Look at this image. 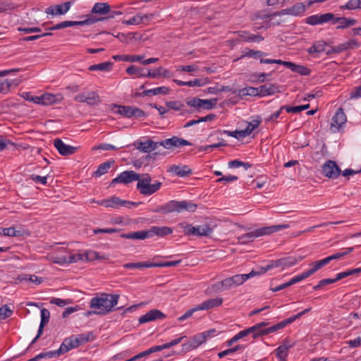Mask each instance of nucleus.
<instances>
[{
  "label": "nucleus",
  "mask_w": 361,
  "mask_h": 361,
  "mask_svg": "<svg viewBox=\"0 0 361 361\" xmlns=\"http://www.w3.org/2000/svg\"><path fill=\"white\" fill-rule=\"evenodd\" d=\"M54 145L59 153L62 156H68L74 154L78 147L65 144L61 139L54 140Z\"/></svg>",
  "instance_id": "nucleus-18"
},
{
  "label": "nucleus",
  "mask_w": 361,
  "mask_h": 361,
  "mask_svg": "<svg viewBox=\"0 0 361 361\" xmlns=\"http://www.w3.org/2000/svg\"><path fill=\"white\" fill-rule=\"evenodd\" d=\"M250 334H251L250 331L249 330L248 328L246 329H244L243 331H240L236 335H235L232 338H231L226 341V345L231 346L234 343L237 342L240 339H242V338L246 337L247 336L250 335Z\"/></svg>",
  "instance_id": "nucleus-44"
},
{
  "label": "nucleus",
  "mask_w": 361,
  "mask_h": 361,
  "mask_svg": "<svg viewBox=\"0 0 361 361\" xmlns=\"http://www.w3.org/2000/svg\"><path fill=\"white\" fill-rule=\"evenodd\" d=\"M149 234H150V238L154 237V235L159 237H164L166 235H170L173 233V229L168 226H152L149 229H148Z\"/></svg>",
  "instance_id": "nucleus-29"
},
{
  "label": "nucleus",
  "mask_w": 361,
  "mask_h": 361,
  "mask_svg": "<svg viewBox=\"0 0 361 361\" xmlns=\"http://www.w3.org/2000/svg\"><path fill=\"white\" fill-rule=\"evenodd\" d=\"M128 75L135 78H170L171 74L167 69H126Z\"/></svg>",
  "instance_id": "nucleus-4"
},
{
  "label": "nucleus",
  "mask_w": 361,
  "mask_h": 361,
  "mask_svg": "<svg viewBox=\"0 0 361 361\" xmlns=\"http://www.w3.org/2000/svg\"><path fill=\"white\" fill-rule=\"evenodd\" d=\"M110 11V6L107 3H96L91 12L92 13H97L100 15L107 14Z\"/></svg>",
  "instance_id": "nucleus-36"
},
{
  "label": "nucleus",
  "mask_w": 361,
  "mask_h": 361,
  "mask_svg": "<svg viewBox=\"0 0 361 361\" xmlns=\"http://www.w3.org/2000/svg\"><path fill=\"white\" fill-rule=\"evenodd\" d=\"M264 54L260 51H253V50H250L246 54V56H252L256 59H259L261 63L284 66H287L288 68H305L302 66L295 65L291 62L285 61H282L280 59H264V58H262V56H264Z\"/></svg>",
  "instance_id": "nucleus-9"
},
{
  "label": "nucleus",
  "mask_w": 361,
  "mask_h": 361,
  "mask_svg": "<svg viewBox=\"0 0 361 361\" xmlns=\"http://www.w3.org/2000/svg\"><path fill=\"white\" fill-rule=\"evenodd\" d=\"M122 147H123V146L116 147V146H114V145H111V144L103 143V144H100L98 146H94L92 148V149L93 150H95V149H102V150H106L107 151V150H116V149H121Z\"/></svg>",
  "instance_id": "nucleus-60"
},
{
  "label": "nucleus",
  "mask_w": 361,
  "mask_h": 361,
  "mask_svg": "<svg viewBox=\"0 0 361 361\" xmlns=\"http://www.w3.org/2000/svg\"><path fill=\"white\" fill-rule=\"evenodd\" d=\"M56 96L52 94L46 93L39 96V104L50 105L55 103Z\"/></svg>",
  "instance_id": "nucleus-46"
},
{
  "label": "nucleus",
  "mask_w": 361,
  "mask_h": 361,
  "mask_svg": "<svg viewBox=\"0 0 361 361\" xmlns=\"http://www.w3.org/2000/svg\"><path fill=\"white\" fill-rule=\"evenodd\" d=\"M120 295L118 294H109L102 293L99 295L94 297L90 302L91 312L86 313L89 316L92 314L106 315L114 310L118 304Z\"/></svg>",
  "instance_id": "nucleus-1"
},
{
  "label": "nucleus",
  "mask_w": 361,
  "mask_h": 361,
  "mask_svg": "<svg viewBox=\"0 0 361 361\" xmlns=\"http://www.w3.org/2000/svg\"><path fill=\"white\" fill-rule=\"evenodd\" d=\"M60 355H61V354L59 353V350L58 349L56 350H50L47 352L41 353L32 358L34 361H38L41 359H50L53 357H59Z\"/></svg>",
  "instance_id": "nucleus-38"
},
{
  "label": "nucleus",
  "mask_w": 361,
  "mask_h": 361,
  "mask_svg": "<svg viewBox=\"0 0 361 361\" xmlns=\"http://www.w3.org/2000/svg\"><path fill=\"white\" fill-rule=\"evenodd\" d=\"M22 97L28 102L39 104V96H33L30 92H24Z\"/></svg>",
  "instance_id": "nucleus-64"
},
{
  "label": "nucleus",
  "mask_w": 361,
  "mask_h": 361,
  "mask_svg": "<svg viewBox=\"0 0 361 361\" xmlns=\"http://www.w3.org/2000/svg\"><path fill=\"white\" fill-rule=\"evenodd\" d=\"M302 259L301 256H289L276 261L271 262L266 267H261V273L264 274L274 267H281L283 269L290 267Z\"/></svg>",
  "instance_id": "nucleus-7"
},
{
  "label": "nucleus",
  "mask_w": 361,
  "mask_h": 361,
  "mask_svg": "<svg viewBox=\"0 0 361 361\" xmlns=\"http://www.w3.org/2000/svg\"><path fill=\"white\" fill-rule=\"evenodd\" d=\"M180 227L183 228L185 235L188 236H209L213 229L207 224L192 226L190 224H180Z\"/></svg>",
  "instance_id": "nucleus-6"
},
{
  "label": "nucleus",
  "mask_w": 361,
  "mask_h": 361,
  "mask_svg": "<svg viewBox=\"0 0 361 361\" xmlns=\"http://www.w3.org/2000/svg\"><path fill=\"white\" fill-rule=\"evenodd\" d=\"M275 15L273 14H268L265 11H260L255 13H254L252 16V20L255 21V23H258L257 21L259 20H264L267 18H269L270 16H274Z\"/></svg>",
  "instance_id": "nucleus-52"
},
{
  "label": "nucleus",
  "mask_w": 361,
  "mask_h": 361,
  "mask_svg": "<svg viewBox=\"0 0 361 361\" xmlns=\"http://www.w3.org/2000/svg\"><path fill=\"white\" fill-rule=\"evenodd\" d=\"M238 36L245 42H260L264 40V37L262 35L250 34L246 31L238 32Z\"/></svg>",
  "instance_id": "nucleus-34"
},
{
  "label": "nucleus",
  "mask_w": 361,
  "mask_h": 361,
  "mask_svg": "<svg viewBox=\"0 0 361 361\" xmlns=\"http://www.w3.org/2000/svg\"><path fill=\"white\" fill-rule=\"evenodd\" d=\"M341 172V169L334 161L329 160L322 166V173L329 178H338Z\"/></svg>",
  "instance_id": "nucleus-14"
},
{
  "label": "nucleus",
  "mask_w": 361,
  "mask_h": 361,
  "mask_svg": "<svg viewBox=\"0 0 361 361\" xmlns=\"http://www.w3.org/2000/svg\"><path fill=\"white\" fill-rule=\"evenodd\" d=\"M215 333V329H210L209 331H204L202 333L195 335L192 338L188 340L187 342L183 343V350L189 352L192 350L196 349L200 345L205 343L207 338L211 336Z\"/></svg>",
  "instance_id": "nucleus-8"
},
{
  "label": "nucleus",
  "mask_w": 361,
  "mask_h": 361,
  "mask_svg": "<svg viewBox=\"0 0 361 361\" xmlns=\"http://www.w3.org/2000/svg\"><path fill=\"white\" fill-rule=\"evenodd\" d=\"M223 303V298L217 297L215 298L208 299L200 305H196V310H209L212 308L218 307Z\"/></svg>",
  "instance_id": "nucleus-23"
},
{
  "label": "nucleus",
  "mask_w": 361,
  "mask_h": 361,
  "mask_svg": "<svg viewBox=\"0 0 361 361\" xmlns=\"http://www.w3.org/2000/svg\"><path fill=\"white\" fill-rule=\"evenodd\" d=\"M169 92V89L166 87H159L154 89L147 90L140 93L139 95L142 97L157 95V94H166Z\"/></svg>",
  "instance_id": "nucleus-37"
},
{
  "label": "nucleus",
  "mask_w": 361,
  "mask_h": 361,
  "mask_svg": "<svg viewBox=\"0 0 361 361\" xmlns=\"http://www.w3.org/2000/svg\"><path fill=\"white\" fill-rule=\"evenodd\" d=\"M197 209V204L187 200L177 201L171 200L165 204L161 206L157 210L163 214H168L172 212H182L183 211H188L193 212Z\"/></svg>",
  "instance_id": "nucleus-3"
},
{
  "label": "nucleus",
  "mask_w": 361,
  "mask_h": 361,
  "mask_svg": "<svg viewBox=\"0 0 361 361\" xmlns=\"http://www.w3.org/2000/svg\"><path fill=\"white\" fill-rule=\"evenodd\" d=\"M241 349H243V346L240 345H235V347H233L232 348H229V349H227V350H225L224 351H221V352L219 353H218V357L219 358H223L225 356L231 355V354H233V353H235V352H236L238 350H240Z\"/></svg>",
  "instance_id": "nucleus-58"
},
{
  "label": "nucleus",
  "mask_w": 361,
  "mask_h": 361,
  "mask_svg": "<svg viewBox=\"0 0 361 361\" xmlns=\"http://www.w3.org/2000/svg\"><path fill=\"white\" fill-rule=\"evenodd\" d=\"M217 103V99H202L199 98H192L187 102L188 106L197 109H212Z\"/></svg>",
  "instance_id": "nucleus-12"
},
{
  "label": "nucleus",
  "mask_w": 361,
  "mask_h": 361,
  "mask_svg": "<svg viewBox=\"0 0 361 361\" xmlns=\"http://www.w3.org/2000/svg\"><path fill=\"white\" fill-rule=\"evenodd\" d=\"M159 145L166 149H171L172 147H179L185 145H191V143L186 140L178 137H172L166 139L159 142Z\"/></svg>",
  "instance_id": "nucleus-17"
},
{
  "label": "nucleus",
  "mask_w": 361,
  "mask_h": 361,
  "mask_svg": "<svg viewBox=\"0 0 361 361\" xmlns=\"http://www.w3.org/2000/svg\"><path fill=\"white\" fill-rule=\"evenodd\" d=\"M77 347H78V341L75 338V336H71L63 340L59 348V353L63 355Z\"/></svg>",
  "instance_id": "nucleus-24"
},
{
  "label": "nucleus",
  "mask_w": 361,
  "mask_h": 361,
  "mask_svg": "<svg viewBox=\"0 0 361 361\" xmlns=\"http://www.w3.org/2000/svg\"><path fill=\"white\" fill-rule=\"evenodd\" d=\"M284 326L282 324V322H279L278 324H275V325H273L270 327H268V328H266L264 329V331L262 332V334H265V335H268L269 334H271V333H274V332H276L280 329H283Z\"/></svg>",
  "instance_id": "nucleus-61"
},
{
  "label": "nucleus",
  "mask_w": 361,
  "mask_h": 361,
  "mask_svg": "<svg viewBox=\"0 0 361 361\" xmlns=\"http://www.w3.org/2000/svg\"><path fill=\"white\" fill-rule=\"evenodd\" d=\"M334 18V14L331 13H326L324 14H316L307 17L305 20L306 23L311 25L324 24L329 21H332Z\"/></svg>",
  "instance_id": "nucleus-16"
},
{
  "label": "nucleus",
  "mask_w": 361,
  "mask_h": 361,
  "mask_svg": "<svg viewBox=\"0 0 361 361\" xmlns=\"http://www.w3.org/2000/svg\"><path fill=\"white\" fill-rule=\"evenodd\" d=\"M116 61L139 62L143 66L149 65L158 61L157 58L144 59L140 55H114L112 57Z\"/></svg>",
  "instance_id": "nucleus-10"
},
{
  "label": "nucleus",
  "mask_w": 361,
  "mask_h": 361,
  "mask_svg": "<svg viewBox=\"0 0 361 361\" xmlns=\"http://www.w3.org/2000/svg\"><path fill=\"white\" fill-rule=\"evenodd\" d=\"M166 106L173 110L178 111L181 110L184 105L179 101H170L166 103Z\"/></svg>",
  "instance_id": "nucleus-62"
},
{
  "label": "nucleus",
  "mask_w": 361,
  "mask_h": 361,
  "mask_svg": "<svg viewBox=\"0 0 361 361\" xmlns=\"http://www.w3.org/2000/svg\"><path fill=\"white\" fill-rule=\"evenodd\" d=\"M84 262L85 261H93L95 259H104V256H100L98 252L94 250H86L82 251Z\"/></svg>",
  "instance_id": "nucleus-43"
},
{
  "label": "nucleus",
  "mask_w": 361,
  "mask_h": 361,
  "mask_svg": "<svg viewBox=\"0 0 361 361\" xmlns=\"http://www.w3.org/2000/svg\"><path fill=\"white\" fill-rule=\"evenodd\" d=\"M141 19V13H137L130 18L129 20H126L124 23L126 25H142V23Z\"/></svg>",
  "instance_id": "nucleus-63"
},
{
  "label": "nucleus",
  "mask_w": 361,
  "mask_h": 361,
  "mask_svg": "<svg viewBox=\"0 0 361 361\" xmlns=\"http://www.w3.org/2000/svg\"><path fill=\"white\" fill-rule=\"evenodd\" d=\"M331 23L333 25L336 23H339V25L336 27V29L343 30L347 27L355 25L357 23V20L353 18H348L345 17H336L334 16V18L332 19Z\"/></svg>",
  "instance_id": "nucleus-26"
},
{
  "label": "nucleus",
  "mask_w": 361,
  "mask_h": 361,
  "mask_svg": "<svg viewBox=\"0 0 361 361\" xmlns=\"http://www.w3.org/2000/svg\"><path fill=\"white\" fill-rule=\"evenodd\" d=\"M332 47H327L325 42L318 41L309 48L308 52L311 54H317L319 55H329L331 53H328V51Z\"/></svg>",
  "instance_id": "nucleus-25"
},
{
  "label": "nucleus",
  "mask_w": 361,
  "mask_h": 361,
  "mask_svg": "<svg viewBox=\"0 0 361 361\" xmlns=\"http://www.w3.org/2000/svg\"><path fill=\"white\" fill-rule=\"evenodd\" d=\"M346 122V116L343 110L340 108L336 111L335 115L331 119L330 129L333 133H336L339 130L341 126Z\"/></svg>",
  "instance_id": "nucleus-15"
},
{
  "label": "nucleus",
  "mask_w": 361,
  "mask_h": 361,
  "mask_svg": "<svg viewBox=\"0 0 361 361\" xmlns=\"http://www.w3.org/2000/svg\"><path fill=\"white\" fill-rule=\"evenodd\" d=\"M18 279L20 281H30L34 283L35 285H39L43 281V279L40 277H38L35 275H30V274H24L22 276H20Z\"/></svg>",
  "instance_id": "nucleus-47"
},
{
  "label": "nucleus",
  "mask_w": 361,
  "mask_h": 361,
  "mask_svg": "<svg viewBox=\"0 0 361 361\" xmlns=\"http://www.w3.org/2000/svg\"><path fill=\"white\" fill-rule=\"evenodd\" d=\"M359 8H361V0H350L346 4L340 7L341 10H354Z\"/></svg>",
  "instance_id": "nucleus-51"
},
{
  "label": "nucleus",
  "mask_w": 361,
  "mask_h": 361,
  "mask_svg": "<svg viewBox=\"0 0 361 361\" xmlns=\"http://www.w3.org/2000/svg\"><path fill=\"white\" fill-rule=\"evenodd\" d=\"M292 348V345L289 344L287 341H283V343L276 349V357L281 361H285L288 356V350Z\"/></svg>",
  "instance_id": "nucleus-35"
},
{
  "label": "nucleus",
  "mask_w": 361,
  "mask_h": 361,
  "mask_svg": "<svg viewBox=\"0 0 361 361\" xmlns=\"http://www.w3.org/2000/svg\"><path fill=\"white\" fill-rule=\"evenodd\" d=\"M114 162V161H107L99 165L97 171L94 172V176L96 177H100L101 176L106 173Z\"/></svg>",
  "instance_id": "nucleus-40"
},
{
  "label": "nucleus",
  "mask_w": 361,
  "mask_h": 361,
  "mask_svg": "<svg viewBox=\"0 0 361 361\" xmlns=\"http://www.w3.org/2000/svg\"><path fill=\"white\" fill-rule=\"evenodd\" d=\"M121 238L125 239H133V240H145L150 238L148 230L138 231L135 232H130L128 233H123L121 235Z\"/></svg>",
  "instance_id": "nucleus-32"
},
{
  "label": "nucleus",
  "mask_w": 361,
  "mask_h": 361,
  "mask_svg": "<svg viewBox=\"0 0 361 361\" xmlns=\"http://www.w3.org/2000/svg\"><path fill=\"white\" fill-rule=\"evenodd\" d=\"M285 109L288 113H298L300 112L303 110H306L310 107V104H305V105H300V106H284Z\"/></svg>",
  "instance_id": "nucleus-59"
},
{
  "label": "nucleus",
  "mask_w": 361,
  "mask_h": 361,
  "mask_svg": "<svg viewBox=\"0 0 361 361\" xmlns=\"http://www.w3.org/2000/svg\"><path fill=\"white\" fill-rule=\"evenodd\" d=\"M353 250H354L353 247L344 248L342 251H340L334 255H331V257L332 260L339 259L342 258L343 257L350 253Z\"/></svg>",
  "instance_id": "nucleus-57"
},
{
  "label": "nucleus",
  "mask_w": 361,
  "mask_h": 361,
  "mask_svg": "<svg viewBox=\"0 0 361 361\" xmlns=\"http://www.w3.org/2000/svg\"><path fill=\"white\" fill-rule=\"evenodd\" d=\"M271 74H267L264 73L259 74H254L250 76L249 80L251 82H263L266 80H268Z\"/></svg>",
  "instance_id": "nucleus-50"
},
{
  "label": "nucleus",
  "mask_w": 361,
  "mask_h": 361,
  "mask_svg": "<svg viewBox=\"0 0 361 361\" xmlns=\"http://www.w3.org/2000/svg\"><path fill=\"white\" fill-rule=\"evenodd\" d=\"M151 177L149 174L144 175L142 178H140L137 183V188L140 194L149 196L158 191L162 183L159 181H155L151 183Z\"/></svg>",
  "instance_id": "nucleus-5"
},
{
  "label": "nucleus",
  "mask_w": 361,
  "mask_h": 361,
  "mask_svg": "<svg viewBox=\"0 0 361 361\" xmlns=\"http://www.w3.org/2000/svg\"><path fill=\"white\" fill-rule=\"evenodd\" d=\"M262 274V273H261V271H255L252 270L249 274H236V275H234V276H231V278L233 279V281H234V283L236 285V286H238L243 284L245 281H246L249 279H250V278H252L253 276H255L257 275Z\"/></svg>",
  "instance_id": "nucleus-33"
},
{
  "label": "nucleus",
  "mask_w": 361,
  "mask_h": 361,
  "mask_svg": "<svg viewBox=\"0 0 361 361\" xmlns=\"http://www.w3.org/2000/svg\"><path fill=\"white\" fill-rule=\"evenodd\" d=\"M66 264L76 263L79 261L84 262L82 252L70 255L68 257H66Z\"/></svg>",
  "instance_id": "nucleus-55"
},
{
  "label": "nucleus",
  "mask_w": 361,
  "mask_h": 361,
  "mask_svg": "<svg viewBox=\"0 0 361 361\" xmlns=\"http://www.w3.org/2000/svg\"><path fill=\"white\" fill-rule=\"evenodd\" d=\"M168 171L179 177H186L192 173V170L186 165H172Z\"/></svg>",
  "instance_id": "nucleus-30"
},
{
  "label": "nucleus",
  "mask_w": 361,
  "mask_h": 361,
  "mask_svg": "<svg viewBox=\"0 0 361 361\" xmlns=\"http://www.w3.org/2000/svg\"><path fill=\"white\" fill-rule=\"evenodd\" d=\"M228 166L230 168H238L243 166L247 170L251 167V164L248 162H243L242 161L235 159L228 162Z\"/></svg>",
  "instance_id": "nucleus-56"
},
{
  "label": "nucleus",
  "mask_w": 361,
  "mask_h": 361,
  "mask_svg": "<svg viewBox=\"0 0 361 361\" xmlns=\"http://www.w3.org/2000/svg\"><path fill=\"white\" fill-rule=\"evenodd\" d=\"M41 322L39 326V334H42L43 332L44 327L47 325L49 321L50 312L46 308H42L40 312Z\"/></svg>",
  "instance_id": "nucleus-39"
},
{
  "label": "nucleus",
  "mask_w": 361,
  "mask_h": 361,
  "mask_svg": "<svg viewBox=\"0 0 361 361\" xmlns=\"http://www.w3.org/2000/svg\"><path fill=\"white\" fill-rule=\"evenodd\" d=\"M106 207H111L114 209H118L120 207L130 208L131 206L135 205L136 203L130 201L123 200L116 196H112L110 198L106 199Z\"/></svg>",
  "instance_id": "nucleus-20"
},
{
  "label": "nucleus",
  "mask_w": 361,
  "mask_h": 361,
  "mask_svg": "<svg viewBox=\"0 0 361 361\" xmlns=\"http://www.w3.org/2000/svg\"><path fill=\"white\" fill-rule=\"evenodd\" d=\"M311 275H312V271H310V269L306 271H304L302 272V274H299V275H297L295 276H294L293 278H292L291 279H290L288 281L289 282V284L290 286L295 284V283H297L305 279H307V277L310 276Z\"/></svg>",
  "instance_id": "nucleus-49"
},
{
  "label": "nucleus",
  "mask_w": 361,
  "mask_h": 361,
  "mask_svg": "<svg viewBox=\"0 0 361 361\" xmlns=\"http://www.w3.org/2000/svg\"><path fill=\"white\" fill-rule=\"evenodd\" d=\"M75 101L80 103H86L88 105H95L100 102V98L95 92H85L75 97Z\"/></svg>",
  "instance_id": "nucleus-13"
},
{
  "label": "nucleus",
  "mask_w": 361,
  "mask_h": 361,
  "mask_svg": "<svg viewBox=\"0 0 361 361\" xmlns=\"http://www.w3.org/2000/svg\"><path fill=\"white\" fill-rule=\"evenodd\" d=\"M13 311L7 305H4L0 307V319L4 320L10 317Z\"/></svg>",
  "instance_id": "nucleus-54"
},
{
  "label": "nucleus",
  "mask_w": 361,
  "mask_h": 361,
  "mask_svg": "<svg viewBox=\"0 0 361 361\" xmlns=\"http://www.w3.org/2000/svg\"><path fill=\"white\" fill-rule=\"evenodd\" d=\"M331 261H332V259L331 257V255L324 258V259H322L321 260H319V261H317V262H314L313 263L311 264V267L312 268L310 269V271H312V274H314L317 271H318L319 269H320L322 267L326 266V264H328Z\"/></svg>",
  "instance_id": "nucleus-41"
},
{
  "label": "nucleus",
  "mask_w": 361,
  "mask_h": 361,
  "mask_svg": "<svg viewBox=\"0 0 361 361\" xmlns=\"http://www.w3.org/2000/svg\"><path fill=\"white\" fill-rule=\"evenodd\" d=\"M360 46V44L357 39H350L344 43L330 49L329 51H328V53H340L348 49L358 48Z\"/></svg>",
  "instance_id": "nucleus-21"
},
{
  "label": "nucleus",
  "mask_w": 361,
  "mask_h": 361,
  "mask_svg": "<svg viewBox=\"0 0 361 361\" xmlns=\"http://www.w3.org/2000/svg\"><path fill=\"white\" fill-rule=\"evenodd\" d=\"M227 144H226V141L223 138H219V142L213 144V145L202 146L200 147V150L208 152L209 149H216V148H218L220 147H224Z\"/></svg>",
  "instance_id": "nucleus-53"
},
{
  "label": "nucleus",
  "mask_w": 361,
  "mask_h": 361,
  "mask_svg": "<svg viewBox=\"0 0 361 361\" xmlns=\"http://www.w3.org/2000/svg\"><path fill=\"white\" fill-rule=\"evenodd\" d=\"M72 4L73 1H67L49 6L47 8L45 13L52 16L64 15L69 11Z\"/></svg>",
  "instance_id": "nucleus-19"
},
{
  "label": "nucleus",
  "mask_w": 361,
  "mask_h": 361,
  "mask_svg": "<svg viewBox=\"0 0 361 361\" xmlns=\"http://www.w3.org/2000/svg\"><path fill=\"white\" fill-rule=\"evenodd\" d=\"M1 230V233L6 236L18 237L23 235V231L21 230H17L14 227L4 228Z\"/></svg>",
  "instance_id": "nucleus-48"
},
{
  "label": "nucleus",
  "mask_w": 361,
  "mask_h": 361,
  "mask_svg": "<svg viewBox=\"0 0 361 361\" xmlns=\"http://www.w3.org/2000/svg\"><path fill=\"white\" fill-rule=\"evenodd\" d=\"M288 224H280L270 226H264L262 228H257L251 232L243 234L240 235L238 238V239L241 243L245 244L250 242H252L257 238L267 235H270L271 233L280 231L283 229L288 228Z\"/></svg>",
  "instance_id": "nucleus-2"
},
{
  "label": "nucleus",
  "mask_w": 361,
  "mask_h": 361,
  "mask_svg": "<svg viewBox=\"0 0 361 361\" xmlns=\"http://www.w3.org/2000/svg\"><path fill=\"white\" fill-rule=\"evenodd\" d=\"M331 261H332V259L331 257V255L324 258V259H322L321 260H319V261H317V262H314L313 263L311 264V267L312 268L310 269V271H312V274H314L317 271H318L319 269H320L322 267L326 266V264H328Z\"/></svg>",
  "instance_id": "nucleus-42"
},
{
  "label": "nucleus",
  "mask_w": 361,
  "mask_h": 361,
  "mask_svg": "<svg viewBox=\"0 0 361 361\" xmlns=\"http://www.w3.org/2000/svg\"><path fill=\"white\" fill-rule=\"evenodd\" d=\"M305 11V6L302 4L298 3L290 8L283 9L279 12L274 13V15H291L298 16Z\"/></svg>",
  "instance_id": "nucleus-28"
},
{
  "label": "nucleus",
  "mask_w": 361,
  "mask_h": 361,
  "mask_svg": "<svg viewBox=\"0 0 361 361\" xmlns=\"http://www.w3.org/2000/svg\"><path fill=\"white\" fill-rule=\"evenodd\" d=\"M259 97L272 95L279 92L280 87L276 84H265L259 87Z\"/></svg>",
  "instance_id": "nucleus-31"
},
{
  "label": "nucleus",
  "mask_w": 361,
  "mask_h": 361,
  "mask_svg": "<svg viewBox=\"0 0 361 361\" xmlns=\"http://www.w3.org/2000/svg\"><path fill=\"white\" fill-rule=\"evenodd\" d=\"M115 109H116V110H115L116 112L121 115L125 116L128 118H130V117L133 116L132 106H125L116 105V106H115Z\"/></svg>",
  "instance_id": "nucleus-45"
},
{
  "label": "nucleus",
  "mask_w": 361,
  "mask_h": 361,
  "mask_svg": "<svg viewBox=\"0 0 361 361\" xmlns=\"http://www.w3.org/2000/svg\"><path fill=\"white\" fill-rule=\"evenodd\" d=\"M140 178V174L134 171H125L121 173L116 178H114L110 185H114L117 183L128 184L133 181H139Z\"/></svg>",
  "instance_id": "nucleus-11"
},
{
  "label": "nucleus",
  "mask_w": 361,
  "mask_h": 361,
  "mask_svg": "<svg viewBox=\"0 0 361 361\" xmlns=\"http://www.w3.org/2000/svg\"><path fill=\"white\" fill-rule=\"evenodd\" d=\"M165 317L166 316L163 312H161L159 310L154 309L141 316L139 318V323L144 324L157 319H164Z\"/></svg>",
  "instance_id": "nucleus-22"
},
{
  "label": "nucleus",
  "mask_w": 361,
  "mask_h": 361,
  "mask_svg": "<svg viewBox=\"0 0 361 361\" xmlns=\"http://www.w3.org/2000/svg\"><path fill=\"white\" fill-rule=\"evenodd\" d=\"M159 146H160L159 142H154L151 140H147L144 142H137L136 145L137 149L144 153H149L153 150H155L158 148Z\"/></svg>",
  "instance_id": "nucleus-27"
}]
</instances>
